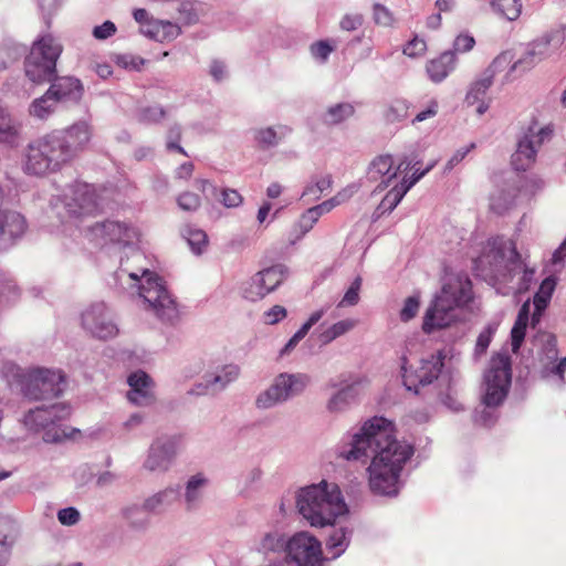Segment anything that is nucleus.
Wrapping results in <instances>:
<instances>
[{
	"mask_svg": "<svg viewBox=\"0 0 566 566\" xmlns=\"http://www.w3.org/2000/svg\"><path fill=\"white\" fill-rule=\"evenodd\" d=\"M57 518L61 524L71 526L80 521V513L74 507H66L59 511Z\"/></svg>",
	"mask_w": 566,
	"mask_h": 566,
	"instance_id": "57",
	"label": "nucleus"
},
{
	"mask_svg": "<svg viewBox=\"0 0 566 566\" xmlns=\"http://www.w3.org/2000/svg\"><path fill=\"white\" fill-rule=\"evenodd\" d=\"M20 123L11 115V113L0 106V142L6 144H14L20 132Z\"/></svg>",
	"mask_w": 566,
	"mask_h": 566,
	"instance_id": "29",
	"label": "nucleus"
},
{
	"mask_svg": "<svg viewBox=\"0 0 566 566\" xmlns=\"http://www.w3.org/2000/svg\"><path fill=\"white\" fill-rule=\"evenodd\" d=\"M206 483L207 480L202 476V474H196L188 481L186 488V501L189 509L192 507L196 504V502L200 499V489Z\"/></svg>",
	"mask_w": 566,
	"mask_h": 566,
	"instance_id": "39",
	"label": "nucleus"
},
{
	"mask_svg": "<svg viewBox=\"0 0 566 566\" xmlns=\"http://www.w3.org/2000/svg\"><path fill=\"white\" fill-rule=\"evenodd\" d=\"M374 20L377 24L388 27L394 22L391 12L382 4H374Z\"/></svg>",
	"mask_w": 566,
	"mask_h": 566,
	"instance_id": "54",
	"label": "nucleus"
},
{
	"mask_svg": "<svg viewBox=\"0 0 566 566\" xmlns=\"http://www.w3.org/2000/svg\"><path fill=\"white\" fill-rule=\"evenodd\" d=\"M65 386V375L61 370L38 367L24 375L22 391L30 400H51L62 395Z\"/></svg>",
	"mask_w": 566,
	"mask_h": 566,
	"instance_id": "8",
	"label": "nucleus"
},
{
	"mask_svg": "<svg viewBox=\"0 0 566 566\" xmlns=\"http://www.w3.org/2000/svg\"><path fill=\"white\" fill-rule=\"evenodd\" d=\"M555 286L556 280L553 276H548L541 283L536 294L551 301Z\"/></svg>",
	"mask_w": 566,
	"mask_h": 566,
	"instance_id": "62",
	"label": "nucleus"
},
{
	"mask_svg": "<svg viewBox=\"0 0 566 566\" xmlns=\"http://www.w3.org/2000/svg\"><path fill=\"white\" fill-rule=\"evenodd\" d=\"M491 85L492 83L490 82L489 77L481 75L480 78H476L471 83L467 93L465 103L469 106L476 105V113L480 115L484 114L490 106L489 102L485 99V96Z\"/></svg>",
	"mask_w": 566,
	"mask_h": 566,
	"instance_id": "26",
	"label": "nucleus"
},
{
	"mask_svg": "<svg viewBox=\"0 0 566 566\" xmlns=\"http://www.w3.org/2000/svg\"><path fill=\"white\" fill-rule=\"evenodd\" d=\"M413 454V448L396 438L392 421L373 417L364 422L352 441L339 449L338 457L347 461L366 463L368 484L373 493L395 495L405 464Z\"/></svg>",
	"mask_w": 566,
	"mask_h": 566,
	"instance_id": "1",
	"label": "nucleus"
},
{
	"mask_svg": "<svg viewBox=\"0 0 566 566\" xmlns=\"http://www.w3.org/2000/svg\"><path fill=\"white\" fill-rule=\"evenodd\" d=\"M57 103H78L84 94L81 81L73 76L55 77L48 88Z\"/></svg>",
	"mask_w": 566,
	"mask_h": 566,
	"instance_id": "21",
	"label": "nucleus"
},
{
	"mask_svg": "<svg viewBox=\"0 0 566 566\" xmlns=\"http://www.w3.org/2000/svg\"><path fill=\"white\" fill-rule=\"evenodd\" d=\"M355 114V108L349 103H339L331 106L324 116V123L327 125H337Z\"/></svg>",
	"mask_w": 566,
	"mask_h": 566,
	"instance_id": "33",
	"label": "nucleus"
},
{
	"mask_svg": "<svg viewBox=\"0 0 566 566\" xmlns=\"http://www.w3.org/2000/svg\"><path fill=\"white\" fill-rule=\"evenodd\" d=\"M84 238L95 245H106L109 243L128 244L135 237V231L127 223L105 220L95 222L83 230Z\"/></svg>",
	"mask_w": 566,
	"mask_h": 566,
	"instance_id": "12",
	"label": "nucleus"
},
{
	"mask_svg": "<svg viewBox=\"0 0 566 566\" xmlns=\"http://www.w3.org/2000/svg\"><path fill=\"white\" fill-rule=\"evenodd\" d=\"M287 315L285 307L281 305L272 306L268 312L264 313L265 322L268 324H276L284 319Z\"/></svg>",
	"mask_w": 566,
	"mask_h": 566,
	"instance_id": "58",
	"label": "nucleus"
},
{
	"mask_svg": "<svg viewBox=\"0 0 566 566\" xmlns=\"http://www.w3.org/2000/svg\"><path fill=\"white\" fill-rule=\"evenodd\" d=\"M457 63L455 53L447 50L439 56L429 60L426 64V71L432 82L441 83L455 70Z\"/></svg>",
	"mask_w": 566,
	"mask_h": 566,
	"instance_id": "24",
	"label": "nucleus"
},
{
	"mask_svg": "<svg viewBox=\"0 0 566 566\" xmlns=\"http://www.w3.org/2000/svg\"><path fill=\"white\" fill-rule=\"evenodd\" d=\"M348 532L344 527L333 531L327 541V547L333 551L334 556H339L348 546Z\"/></svg>",
	"mask_w": 566,
	"mask_h": 566,
	"instance_id": "38",
	"label": "nucleus"
},
{
	"mask_svg": "<svg viewBox=\"0 0 566 566\" xmlns=\"http://www.w3.org/2000/svg\"><path fill=\"white\" fill-rule=\"evenodd\" d=\"M182 137V129L180 125L171 126L166 135V148L169 151H178L181 155L188 156L182 146H180V140Z\"/></svg>",
	"mask_w": 566,
	"mask_h": 566,
	"instance_id": "44",
	"label": "nucleus"
},
{
	"mask_svg": "<svg viewBox=\"0 0 566 566\" xmlns=\"http://www.w3.org/2000/svg\"><path fill=\"white\" fill-rule=\"evenodd\" d=\"M427 52V42L423 39L415 36L403 48L402 53L409 57H421Z\"/></svg>",
	"mask_w": 566,
	"mask_h": 566,
	"instance_id": "45",
	"label": "nucleus"
},
{
	"mask_svg": "<svg viewBox=\"0 0 566 566\" xmlns=\"http://www.w3.org/2000/svg\"><path fill=\"white\" fill-rule=\"evenodd\" d=\"M138 290L139 296L143 297L159 319L168 323H174L178 319V305L167 291L161 277L156 273L148 270L143 271L142 283Z\"/></svg>",
	"mask_w": 566,
	"mask_h": 566,
	"instance_id": "7",
	"label": "nucleus"
},
{
	"mask_svg": "<svg viewBox=\"0 0 566 566\" xmlns=\"http://www.w3.org/2000/svg\"><path fill=\"white\" fill-rule=\"evenodd\" d=\"M71 407L60 402L49 407H36L29 410L23 417V424L28 430L40 432L43 431V440L45 442H61L67 438H72L78 430L72 429L67 432L62 429L57 422L69 418Z\"/></svg>",
	"mask_w": 566,
	"mask_h": 566,
	"instance_id": "5",
	"label": "nucleus"
},
{
	"mask_svg": "<svg viewBox=\"0 0 566 566\" xmlns=\"http://www.w3.org/2000/svg\"><path fill=\"white\" fill-rule=\"evenodd\" d=\"M507 251L511 254V260L515 261L520 258V254L512 242L505 241L502 238H493L488 240L483 247L482 253L474 261L476 268H489L491 271L497 270L504 263Z\"/></svg>",
	"mask_w": 566,
	"mask_h": 566,
	"instance_id": "18",
	"label": "nucleus"
},
{
	"mask_svg": "<svg viewBox=\"0 0 566 566\" xmlns=\"http://www.w3.org/2000/svg\"><path fill=\"white\" fill-rule=\"evenodd\" d=\"M344 200V197L342 193H338L334 198L326 200L322 202L321 205H317L315 207H312V210H316L317 217L321 218L324 213L329 212L333 208L338 206Z\"/></svg>",
	"mask_w": 566,
	"mask_h": 566,
	"instance_id": "59",
	"label": "nucleus"
},
{
	"mask_svg": "<svg viewBox=\"0 0 566 566\" xmlns=\"http://www.w3.org/2000/svg\"><path fill=\"white\" fill-rule=\"evenodd\" d=\"M127 399L136 406L146 407L156 401L155 382L144 370H136L127 377Z\"/></svg>",
	"mask_w": 566,
	"mask_h": 566,
	"instance_id": "19",
	"label": "nucleus"
},
{
	"mask_svg": "<svg viewBox=\"0 0 566 566\" xmlns=\"http://www.w3.org/2000/svg\"><path fill=\"white\" fill-rule=\"evenodd\" d=\"M357 322L352 318H346L333 324L331 327L325 329L319 338L323 344H328L336 339L337 337L346 334L352 331L356 326Z\"/></svg>",
	"mask_w": 566,
	"mask_h": 566,
	"instance_id": "34",
	"label": "nucleus"
},
{
	"mask_svg": "<svg viewBox=\"0 0 566 566\" xmlns=\"http://www.w3.org/2000/svg\"><path fill=\"white\" fill-rule=\"evenodd\" d=\"M552 135L553 129L549 126L542 127L536 133L533 132V127H530L528 133L518 142L517 149L512 155V166L514 169L517 171L530 169L535 163L537 148L546 140H549Z\"/></svg>",
	"mask_w": 566,
	"mask_h": 566,
	"instance_id": "15",
	"label": "nucleus"
},
{
	"mask_svg": "<svg viewBox=\"0 0 566 566\" xmlns=\"http://www.w3.org/2000/svg\"><path fill=\"white\" fill-rule=\"evenodd\" d=\"M297 509L312 526L321 527L347 513L339 488L325 481L303 489L297 496Z\"/></svg>",
	"mask_w": 566,
	"mask_h": 566,
	"instance_id": "4",
	"label": "nucleus"
},
{
	"mask_svg": "<svg viewBox=\"0 0 566 566\" xmlns=\"http://www.w3.org/2000/svg\"><path fill=\"white\" fill-rule=\"evenodd\" d=\"M255 140L262 147H271L277 144L279 137L277 133L272 128H262L255 133Z\"/></svg>",
	"mask_w": 566,
	"mask_h": 566,
	"instance_id": "49",
	"label": "nucleus"
},
{
	"mask_svg": "<svg viewBox=\"0 0 566 566\" xmlns=\"http://www.w3.org/2000/svg\"><path fill=\"white\" fill-rule=\"evenodd\" d=\"M364 22L363 15L358 13L346 14L342 18L339 25L342 30L355 31L361 27Z\"/></svg>",
	"mask_w": 566,
	"mask_h": 566,
	"instance_id": "56",
	"label": "nucleus"
},
{
	"mask_svg": "<svg viewBox=\"0 0 566 566\" xmlns=\"http://www.w3.org/2000/svg\"><path fill=\"white\" fill-rule=\"evenodd\" d=\"M24 217L15 211L0 210V247H7L25 231Z\"/></svg>",
	"mask_w": 566,
	"mask_h": 566,
	"instance_id": "22",
	"label": "nucleus"
},
{
	"mask_svg": "<svg viewBox=\"0 0 566 566\" xmlns=\"http://www.w3.org/2000/svg\"><path fill=\"white\" fill-rule=\"evenodd\" d=\"M444 355L441 352L431 354L428 358L418 359L408 365L407 357L401 358L403 385L407 390L419 392V387L427 386L438 379L443 367Z\"/></svg>",
	"mask_w": 566,
	"mask_h": 566,
	"instance_id": "11",
	"label": "nucleus"
},
{
	"mask_svg": "<svg viewBox=\"0 0 566 566\" xmlns=\"http://www.w3.org/2000/svg\"><path fill=\"white\" fill-rule=\"evenodd\" d=\"M353 386L339 390L328 402V409L332 411L340 410L347 402V398L352 395Z\"/></svg>",
	"mask_w": 566,
	"mask_h": 566,
	"instance_id": "55",
	"label": "nucleus"
},
{
	"mask_svg": "<svg viewBox=\"0 0 566 566\" xmlns=\"http://www.w3.org/2000/svg\"><path fill=\"white\" fill-rule=\"evenodd\" d=\"M179 493L177 490L167 489L156 495L147 499L144 503V509L147 511H156L178 500Z\"/></svg>",
	"mask_w": 566,
	"mask_h": 566,
	"instance_id": "36",
	"label": "nucleus"
},
{
	"mask_svg": "<svg viewBox=\"0 0 566 566\" xmlns=\"http://www.w3.org/2000/svg\"><path fill=\"white\" fill-rule=\"evenodd\" d=\"M334 51V46L328 41L321 40L311 45V53L314 57L325 62L328 55Z\"/></svg>",
	"mask_w": 566,
	"mask_h": 566,
	"instance_id": "52",
	"label": "nucleus"
},
{
	"mask_svg": "<svg viewBox=\"0 0 566 566\" xmlns=\"http://www.w3.org/2000/svg\"><path fill=\"white\" fill-rule=\"evenodd\" d=\"M57 104L53 95H50V92L46 91L41 97L31 103L29 113L35 118L48 119L55 112Z\"/></svg>",
	"mask_w": 566,
	"mask_h": 566,
	"instance_id": "32",
	"label": "nucleus"
},
{
	"mask_svg": "<svg viewBox=\"0 0 566 566\" xmlns=\"http://www.w3.org/2000/svg\"><path fill=\"white\" fill-rule=\"evenodd\" d=\"M116 64L125 70L139 71L145 60L133 54H122L116 56Z\"/></svg>",
	"mask_w": 566,
	"mask_h": 566,
	"instance_id": "48",
	"label": "nucleus"
},
{
	"mask_svg": "<svg viewBox=\"0 0 566 566\" xmlns=\"http://www.w3.org/2000/svg\"><path fill=\"white\" fill-rule=\"evenodd\" d=\"M526 329L513 327L511 331V339H512V350L513 353H517L521 348V345L524 340Z\"/></svg>",
	"mask_w": 566,
	"mask_h": 566,
	"instance_id": "64",
	"label": "nucleus"
},
{
	"mask_svg": "<svg viewBox=\"0 0 566 566\" xmlns=\"http://www.w3.org/2000/svg\"><path fill=\"white\" fill-rule=\"evenodd\" d=\"M184 235L196 254H200L208 244V237L200 229L188 228L185 230Z\"/></svg>",
	"mask_w": 566,
	"mask_h": 566,
	"instance_id": "40",
	"label": "nucleus"
},
{
	"mask_svg": "<svg viewBox=\"0 0 566 566\" xmlns=\"http://www.w3.org/2000/svg\"><path fill=\"white\" fill-rule=\"evenodd\" d=\"M513 54L511 51L500 53L492 63L483 72L484 77H489L493 84L494 81L500 80L501 85H505L514 80L513 73Z\"/></svg>",
	"mask_w": 566,
	"mask_h": 566,
	"instance_id": "23",
	"label": "nucleus"
},
{
	"mask_svg": "<svg viewBox=\"0 0 566 566\" xmlns=\"http://www.w3.org/2000/svg\"><path fill=\"white\" fill-rule=\"evenodd\" d=\"M241 202L242 196L235 189L226 188L222 190V203L226 207H238Z\"/></svg>",
	"mask_w": 566,
	"mask_h": 566,
	"instance_id": "60",
	"label": "nucleus"
},
{
	"mask_svg": "<svg viewBox=\"0 0 566 566\" xmlns=\"http://www.w3.org/2000/svg\"><path fill=\"white\" fill-rule=\"evenodd\" d=\"M92 137L93 125L87 119L45 134L28 145L24 172L41 177L59 171L88 146Z\"/></svg>",
	"mask_w": 566,
	"mask_h": 566,
	"instance_id": "2",
	"label": "nucleus"
},
{
	"mask_svg": "<svg viewBox=\"0 0 566 566\" xmlns=\"http://www.w3.org/2000/svg\"><path fill=\"white\" fill-rule=\"evenodd\" d=\"M547 42H537L526 51L518 60L513 61V70L524 73L534 67L546 53Z\"/></svg>",
	"mask_w": 566,
	"mask_h": 566,
	"instance_id": "31",
	"label": "nucleus"
},
{
	"mask_svg": "<svg viewBox=\"0 0 566 566\" xmlns=\"http://www.w3.org/2000/svg\"><path fill=\"white\" fill-rule=\"evenodd\" d=\"M472 297V283L467 275L448 277L440 294L426 311L422 331L430 334L434 329L449 327L458 319V308L471 302Z\"/></svg>",
	"mask_w": 566,
	"mask_h": 566,
	"instance_id": "3",
	"label": "nucleus"
},
{
	"mask_svg": "<svg viewBox=\"0 0 566 566\" xmlns=\"http://www.w3.org/2000/svg\"><path fill=\"white\" fill-rule=\"evenodd\" d=\"M410 161L401 160L399 165L394 167V159L390 155H379L369 165L368 176L371 180L377 181L381 179V184L387 187L389 182L395 179L399 172L413 169Z\"/></svg>",
	"mask_w": 566,
	"mask_h": 566,
	"instance_id": "20",
	"label": "nucleus"
},
{
	"mask_svg": "<svg viewBox=\"0 0 566 566\" xmlns=\"http://www.w3.org/2000/svg\"><path fill=\"white\" fill-rule=\"evenodd\" d=\"M474 148H475V144L472 143L464 149L457 150V153L447 163L446 169L447 170L453 169V167L457 166L460 161H462L464 159V157Z\"/></svg>",
	"mask_w": 566,
	"mask_h": 566,
	"instance_id": "63",
	"label": "nucleus"
},
{
	"mask_svg": "<svg viewBox=\"0 0 566 566\" xmlns=\"http://www.w3.org/2000/svg\"><path fill=\"white\" fill-rule=\"evenodd\" d=\"M286 553L297 566H322L321 542L306 532L296 533L287 541Z\"/></svg>",
	"mask_w": 566,
	"mask_h": 566,
	"instance_id": "14",
	"label": "nucleus"
},
{
	"mask_svg": "<svg viewBox=\"0 0 566 566\" xmlns=\"http://www.w3.org/2000/svg\"><path fill=\"white\" fill-rule=\"evenodd\" d=\"M485 394L483 403L497 407L506 398L512 382V361L507 354H496L490 360L484 375Z\"/></svg>",
	"mask_w": 566,
	"mask_h": 566,
	"instance_id": "9",
	"label": "nucleus"
},
{
	"mask_svg": "<svg viewBox=\"0 0 566 566\" xmlns=\"http://www.w3.org/2000/svg\"><path fill=\"white\" fill-rule=\"evenodd\" d=\"M307 382L308 377L306 375L281 374L275 378L272 386L258 397L256 405L260 408H270L291 396L302 392Z\"/></svg>",
	"mask_w": 566,
	"mask_h": 566,
	"instance_id": "13",
	"label": "nucleus"
},
{
	"mask_svg": "<svg viewBox=\"0 0 566 566\" xmlns=\"http://www.w3.org/2000/svg\"><path fill=\"white\" fill-rule=\"evenodd\" d=\"M239 375V368L237 366L230 365L226 366L222 369L221 374L214 375L210 379L207 380L206 391L208 392V389L211 388L212 391L216 389H222L226 387L227 384L237 379Z\"/></svg>",
	"mask_w": 566,
	"mask_h": 566,
	"instance_id": "35",
	"label": "nucleus"
},
{
	"mask_svg": "<svg viewBox=\"0 0 566 566\" xmlns=\"http://www.w3.org/2000/svg\"><path fill=\"white\" fill-rule=\"evenodd\" d=\"M175 454V442L168 440L161 442L157 440L149 451V455L145 462V467L150 470H166Z\"/></svg>",
	"mask_w": 566,
	"mask_h": 566,
	"instance_id": "25",
	"label": "nucleus"
},
{
	"mask_svg": "<svg viewBox=\"0 0 566 566\" xmlns=\"http://www.w3.org/2000/svg\"><path fill=\"white\" fill-rule=\"evenodd\" d=\"M116 32V27L112 21H105L102 25H97L93 30V35L96 39L105 40Z\"/></svg>",
	"mask_w": 566,
	"mask_h": 566,
	"instance_id": "61",
	"label": "nucleus"
},
{
	"mask_svg": "<svg viewBox=\"0 0 566 566\" xmlns=\"http://www.w3.org/2000/svg\"><path fill=\"white\" fill-rule=\"evenodd\" d=\"M494 6L496 7V10L509 21H515L522 12L521 0H497Z\"/></svg>",
	"mask_w": 566,
	"mask_h": 566,
	"instance_id": "41",
	"label": "nucleus"
},
{
	"mask_svg": "<svg viewBox=\"0 0 566 566\" xmlns=\"http://www.w3.org/2000/svg\"><path fill=\"white\" fill-rule=\"evenodd\" d=\"M419 310V298L416 296H409L400 311V318L403 322H408L413 318Z\"/></svg>",
	"mask_w": 566,
	"mask_h": 566,
	"instance_id": "53",
	"label": "nucleus"
},
{
	"mask_svg": "<svg viewBox=\"0 0 566 566\" xmlns=\"http://www.w3.org/2000/svg\"><path fill=\"white\" fill-rule=\"evenodd\" d=\"M15 527L12 521L0 518V566H6L14 542Z\"/></svg>",
	"mask_w": 566,
	"mask_h": 566,
	"instance_id": "30",
	"label": "nucleus"
},
{
	"mask_svg": "<svg viewBox=\"0 0 566 566\" xmlns=\"http://www.w3.org/2000/svg\"><path fill=\"white\" fill-rule=\"evenodd\" d=\"M361 286V279L357 276L348 290L346 291L344 297L339 302L338 306L345 307V306H353L356 305L359 301V290Z\"/></svg>",
	"mask_w": 566,
	"mask_h": 566,
	"instance_id": "46",
	"label": "nucleus"
},
{
	"mask_svg": "<svg viewBox=\"0 0 566 566\" xmlns=\"http://www.w3.org/2000/svg\"><path fill=\"white\" fill-rule=\"evenodd\" d=\"M434 164L429 165L423 172H421L419 176L415 177L413 180H407L403 179L401 185L395 186L392 189H390L387 195L384 197L380 203V208L384 211H392L398 203L401 201L403 196L407 193V191L420 179L422 178L428 171L432 169Z\"/></svg>",
	"mask_w": 566,
	"mask_h": 566,
	"instance_id": "27",
	"label": "nucleus"
},
{
	"mask_svg": "<svg viewBox=\"0 0 566 566\" xmlns=\"http://www.w3.org/2000/svg\"><path fill=\"white\" fill-rule=\"evenodd\" d=\"M178 206L185 211H195L201 205L200 197L190 191L182 192L177 199Z\"/></svg>",
	"mask_w": 566,
	"mask_h": 566,
	"instance_id": "47",
	"label": "nucleus"
},
{
	"mask_svg": "<svg viewBox=\"0 0 566 566\" xmlns=\"http://www.w3.org/2000/svg\"><path fill=\"white\" fill-rule=\"evenodd\" d=\"M317 212L316 210H312L311 208L307 209L300 218L298 222L296 223L295 228L297 231L296 239H301L304 237L308 231H311L314 227V224L318 221Z\"/></svg>",
	"mask_w": 566,
	"mask_h": 566,
	"instance_id": "43",
	"label": "nucleus"
},
{
	"mask_svg": "<svg viewBox=\"0 0 566 566\" xmlns=\"http://www.w3.org/2000/svg\"><path fill=\"white\" fill-rule=\"evenodd\" d=\"M144 32L150 39L163 42L177 38L180 34V28L172 22L157 20L149 21L148 29Z\"/></svg>",
	"mask_w": 566,
	"mask_h": 566,
	"instance_id": "28",
	"label": "nucleus"
},
{
	"mask_svg": "<svg viewBox=\"0 0 566 566\" xmlns=\"http://www.w3.org/2000/svg\"><path fill=\"white\" fill-rule=\"evenodd\" d=\"M62 51V45L51 34L39 38L25 59V75L33 83L51 82L55 76L56 61Z\"/></svg>",
	"mask_w": 566,
	"mask_h": 566,
	"instance_id": "6",
	"label": "nucleus"
},
{
	"mask_svg": "<svg viewBox=\"0 0 566 566\" xmlns=\"http://www.w3.org/2000/svg\"><path fill=\"white\" fill-rule=\"evenodd\" d=\"M332 187V179L329 176L319 178L314 185H310L303 192V196H313L318 198L324 191Z\"/></svg>",
	"mask_w": 566,
	"mask_h": 566,
	"instance_id": "50",
	"label": "nucleus"
},
{
	"mask_svg": "<svg viewBox=\"0 0 566 566\" xmlns=\"http://www.w3.org/2000/svg\"><path fill=\"white\" fill-rule=\"evenodd\" d=\"M287 541L279 533H269L261 541V549L263 552L286 551Z\"/></svg>",
	"mask_w": 566,
	"mask_h": 566,
	"instance_id": "42",
	"label": "nucleus"
},
{
	"mask_svg": "<svg viewBox=\"0 0 566 566\" xmlns=\"http://www.w3.org/2000/svg\"><path fill=\"white\" fill-rule=\"evenodd\" d=\"M83 327L99 339L112 338L118 328L112 321L104 303L92 305L82 314Z\"/></svg>",
	"mask_w": 566,
	"mask_h": 566,
	"instance_id": "17",
	"label": "nucleus"
},
{
	"mask_svg": "<svg viewBox=\"0 0 566 566\" xmlns=\"http://www.w3.org/2000/svg\"><path fill=\"white\" fill-rule=\"evenodd\" d=\"M475 45V40L472 35L467 33L459 34L453 41V52L457 54L471 51Z\"/></svg>",
	"mask_w": 566,
	"mask_h": 566,
	"instance_id": "51",
	"label": "nucleus"
},
{
	"mask_svg": "<svg viewBox=\"0 0 566 566\" xmlns=\"http://www.w3.org/2000/svg\"><path fill=\"white\" fill-rule=\"evenodd\" d=\"M409 106L405 99H394L384 111V117L388 123L400 122L408 117Z\"/></svg>",
	"mask_w": 566,
	"mask_h": 566,
	"instance_id": "37",
	"label": "nucleus"
},
{
	"mask_svg": "<svg viewBox=\"0 0 566 566\" xmlns=\"http://www.w3.org/2000/svg\"><path fill=\"white\" fill-rule=\"evenodd\" d=\"M287 269L275 264L255 273L250 286L245 290V298L256 302L273 292L286 277Z\"/></svg>",
	"mask_w": 566,
	"mask_h": 566,
	"instance_id": "16",
	"label": "nucleus"
},
{
	"mask_svg": "<svg viewBox=\"0 0 566 566\" xmlns=\"http://www.w3.org/2000/svg\"><path fill=\"white\" fill-rule=\"evenodd\" d=\"M64 209L69 219L75 223L83 222L101 213V198L92 185L76 182L64 196Z\"/></svg>",
	"mask_w": 566,
	"mask_h": 566,
	"instance_id": "10",
	"label": "nucleus"
}]
</instances>
